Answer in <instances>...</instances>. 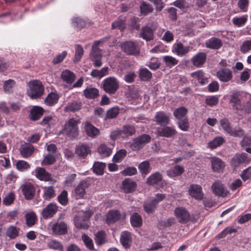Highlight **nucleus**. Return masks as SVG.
<instances>
[{
  "instance_id": "72a5a7b5",
  "label": "nucleus",
  "mask_w": 251,
  "mask_h": 251,
  "mask_svg": "<svg viewBox=\"0 0 251 251\" xmlns=\"http://www.w3.org/2000/svg\"><path fill=\"white\" fill-rule=\"evenodd\" d=\"M162 175L159 172L152 174L147 179V182L148 184L153 185L157 184L162 180Z\"/></svg>"
},
{
  "instance_id": "4d7b16f0",
  "label": "nucleus",
  "mask_w": 251,
  "mask_h": 251,
  "mask_svg": "<svg viewBox=\"0 0 251 251\" xmlns=\"http://www.w3.org/2000/svg\"><path fill=\"white\" fill-rule=\"evenodd\" d=\"M81 106V103L79 102L73 101L69 103L65 107L66 111L75 112L78 111Z\"/></svg>"
},
{
  "instance_id": "20e7f679",
  "label": "nucleus",
  "mask_w": 251,
  "mask_h": 251,
  "mask_svg": "<svg viewBox=\"0 0 251 251\" xmlns=\"http://www.w3.org/2000/svg\"><path fill=\"white\" fill-rule=\"evenodd\" d=\"M92 214L93 213L91 210L79 212L78 216L75 217L74 219L75 227L79 229L88 228V225L86 221L90 218Z\"/></svg>"
},
{
  "instance_id": "aec40b11",
  "label": "nucleus",
  "mask_w": 251,
  "mask_h": 251,
  "mask_svg": "<svg viewBox=\"0 0 251 251\" xmlns=\"http://www.w3.org/2000/svg\"><path fill=\"white\" fill-rule=\"evenodd\" d=\"M212 189L213 193L219 196L225 197L228 193L224 185L219 181L215 182L212 185Z\"/></svg>"
},
{
  "instance_id": "9d476101",
  "label": "nucleus",
  "mask_w": 251,
  "mask_h": 251,
  "mask_svg": "<svg viewBox=\"0 0 251 251\" xmlns=\"http://www.w3.org/2000/svg\"><path fill=\"white\" fill-rule=\"evenodd\" d=\"M157 25L154 23H149L146 26L143 27L140 36L147 41H150L153 39V31L156 29Z\"/></svg>"
},
{
  "instance_id": "423d86ee",
  "label": "nucleus",
  "mask_w": 251,
  "mask_h": 251,
  "mask_svg": "<svg viewBox=\"0 0 251 251\" xmlns=\"http://www.w3.org/2000/svg\"><path fill=\"white\" fill-rule=\"evenodd\" d=\"M78 121L72 118L66 124L64 131L66 134L70 138L76 137L78 134Z\"/></svg>"
},
{
  "instance_id": "cd10ccee",
  "label": "nucleus",
  "mask_w": 251,
  "mask_h": 251,
  "mask_svg": "<svg viewBox=\"0 0 251 251\" xmlns=\"http://www.w3.org/2000/svg\"><path fill=\"white\" fill-rule=\"evenodd\" d=\"M51 230L53 234L55 235L63 234V220L62 219L61 215H60L56 222L52 226Z\"/></svg>"
},
{
  "instance_id": "3c124183",
  "label": "nucleus",
  "mask_w": 251,
  "mask_h": 251,
  "mask_svg": "<svg viewBox=\"0 0 251 251\" xmlns=\"http://www.w3.org/2000/svg\"><path fill=\"white\" fill-rule=\"evenodd\" d=\"M75 78V75L73 72L69 70L64 71V81L71 84L74 81Z\"/></svg>"
},
{
  "instance_id": "4468645a",
  "label": "nucleus",
  "mask_w": 251,
  "mask_h": 251,
  "mask_svg": "<svg viewBox=\"0 0 251 251\" xmlns=\"http://www.w3.org/2000/svg\"><path fill=\"white\" fill-rule=\"evenodd\" d=\"M114 143H105L101 144L98 148V152L103 157L109 156L114 147Z\"/></svg>"
},
{
  "instance_id": "603ef678",
  "label": "nucleus",
  "mask_w": 251,
  "mask_h": 251,
  "mask_svg": "<svg viewBox=\"0 0 251 251\" xmlns=\"http://www.w3.org/2000/svg\"><path fill=\"white\" fill-rule=\"evenodd\" d=\"M248 20V15H245L240 17H234L232 19L233 24L238 27H241L245 25Z\"/></svg>"
},
{
  "instance_id": "c9c22d12",
  "label": "nucleus",
  "mask_w": 251,
  "mask_h": 251,
  "mask_svg": "<svg viewBox=\"0 0 251 251\" xmlns=\"http://www.w3.org/2000/svg\"><path fill=\"white\" fill-rule=\"evenodd\" d=\"M187 113V109L184 106H181L175 109L173 114L174 117L178 120L186 118Z\"/></svg>"
},
{
  "instance_id": "58836bf2",
  "label": "nucleus",
  "mask_w": 251,
  "mask_h": 251,
  "mask_svg": "<svg viewBox=\"0 0 251 251\" xmlns=\"http://www.w3.org/2000/svg\"><path fill=\"white\" fill-rule=\"evenodd\" d=\"M240 94L235 92L231 95L230 103L232 104L233 107L235 109H239L241 106V102L239 99Z\"/></svg>"
},
{
  "instance_id": "f704fd0d",
  "label": "nucleus",
  "mask_w": 251,
  "mask_h": 251,
  "mask_svg": "<svg viewBox=\"0 0 251 251\" xmlns=\"http://www.w3.org/2000/svg\"><path fill=\"white\" fill-rule=\"evenodd\" d=\"M184 172V168L179 165H176L167 171V174L171 177L180 176Z\"/></svg>"
},
{
  "instance_id": "f3484780",
  "label": "nucleus",
  "mask_w": 251,
  "mask_h": 251,
  "mask_svg": "<svg viewBox=\"0 0 251 251\" xmlns=\"http://www.w3.org/2000/svg\"><path fill=\"white\" fill-rule=\"evenodd\" d=\"M190 50L189 46H184L181 42L174 45L173 51L179 56H183L187 54Z\"/></svg>"
},
{
  "instance_id": "473e14b6",
  "label": "nucleus",
  "mask_w": 251,
  "mask_h": 251,
  "mask_svg": "<svg viewBox=\"0 0 251 251\" xmlns=\"http://www.w3.org/2000/svg\"><path fill=\"white\" fill-rule=\"evenodd\" d=\"M121 215L118 210H110L106 215V221L108 224L113 223L118 221Z\"/></svg>"
},
{
  "instance_id": "9b49d317",
  "label": "nucleus",
  "mask_w": 251,
  "mask_h": 251,
  "mask_svg": "<svg viewBox=\"0 0 251 251\" xmlns=\"http://www.w3.org/2000/svg\"><path fill=\"white\" fill-rule=\"evenodd\" d=\"M189 195L197 200H201L203 197V193L201 186L193 184L188 188Z\"/></svg>"
},
{
  "instance_id": "680f3d73",
  "label": "nucleus",
  "mask_w": 251,
  "mask_h": 251,
  "mask_svg": "<svg viewBox=\"0 0 251 251\" xmlns=\"http://www.w3.org/2000/svg\"><path fill=\"white\" fill-rule=\"evenodd\" d=\"M30 167L29 164L24 160H18L16 163V168L20 171H25Z\"/></svg>"
},
{
  "instance_id": "0e129e2a",
  "label": "nucleus",
  "mask_w": 251,
  "mask_h": 251,
  "mask_svg": "<svg viewBox=\"0 0 251 251\" xmlns=\"http://www.w3.org/2000/svg\"><path fill=\"white\" fill-rule=\"evenodd\" d=\"M155 201L146 202L144 204L145 211L148 213H152L156 207Z\"/></svg>"
},
{
  "instance_id": "c85d7f7f",
  "label": "nucleus",
  "mask_w": 251,
  "mask_h": 251,
  "mask_svg": "<svg viewBox=\"0 0 251 251\" xmlns=\"http://www.w3.org/2000/svg\"><path fill=\"white\" fill-rule=\"evenodd\" d=\"M206 45L207 48L213 49H218L222 46L221 40L216 37H212L207 40L206 42Z\"/></svg>"
},
{
  "instance_id": "7c9ffc66",
  "label": "nucleus",
  "mask_w": 251,
  "mask_h": 251,
  "mask_svg": "<svg viewBox=\"0 0 251 251\" xmlns=\"http://www.w3.org/2000/svg\"><path fill=\"white\" fill-rule=\"evenodd\" d=\"M131 240V235L127 231H124L122 233L120 237V242L125 248L130 247Z\"/></svg>"
},
{
  "instance_id": "a19ab883",
  "label": "nucleus",
  "mask_w": 251,
  "mask_h": 251,
  "mask_svg": "<svg viewBox=\"0 0 251 251\" xmlns=\"http://www.w3.org/2000/svg\"><path fill=\"white\" fill-rule=\"evenodd\" d=\"M191 75L194 78L197 79L199 83L201 84H204L207 82V78L204 77L203 72L201 70L193 72Z\"/></svg>"
},
{
  "instance_id": "5701e85b",
  "label": "nucleus",
  "mask_w": 251,
  "mask_h": 251,
  "mask_svg": "<svg viewBox=\"0 0 251 251\" xmlns=\"http://www.w3.org/2000/svg\"><path fill=\"white\" fill-rule=\"evenodd\" d=\"M44 110L42 108L35 106L31 110L29 114L30 119L32 121H37L43 115Z\"/></svg>"
},
{
  "instance_id": "ea45409f",
  "label": "nucleus",
  "mask_w": 251,
  "mask_h": 251,
  "mask_svg": "<svg viewBox=\"0 0 251 251\" xmlns=\"http://www.w3.org/2000/svg\"><path fill=\"white\" fill-rule=\"evenodd\" d=\"M26 225L28 227H31L35 225L37 221V217L34 212L27 213L25 215Z\"/></svg>"
},
{
  "instance_id": "7ed1b4c3",
  "label": "nucleus",
  "mask_w": 251,
  "mask_h": 251,
  "mask_svg": "<svg viewBox=\"0 0 251 251\" xmlns=\"http://www.w3.org/2000/svg\"><path fill=\"white\" fill-rule=\"evenodd\" d=\"M104 39L96 41L92 46V50L90 53V57L96 67H100L102 65V50L99 48L104 43Z\"/></svg>"
},
{
  "instance_id": "dca6fc26",
  "label": "nucleus",
  "mask_w": 251,
  "mask_h": 251,
  "mask_svg": "<svg viewBox=\"0 0 251 251\" xmlns=\"http://www.w3.org/2000/svg\"><path fill=\"white\" fill-rule=\"evenodd\" d=\"M154 118L155 121L160 126H165L169 124V116L163 111L157 112L155 114Z\"/></svg>"
},
{
  "instance_id": "49530a36",
  "label": "nucleus",
  "mask_w": 251,
  "mask_h": 251,
  "mask_svg": "<svg viewBox=\"0 0 251 251\" xmlns=\"http://www.w3.org/2000/svg\"><path fill=\"white\" fill-rule=\"evenodd\" d=\"M108 67L102 68L100 70L97 69L93 70L91 73V75L93 77H102L108 74Z\"/></svg>"
},
{
  "instance_id": "e433bc0d",
  "label": "nucleus",
  "mask_w": 251,
  "mask_h": 251,
  "mask_svg": "<svg viewBox=\"0 0 251 251\" xmlns=\"http://www.w3.org/2000/svg\"><path fill=\"white\" fill-rule=\"evenodd\" d=\"M87 187V183L81 181L75 190L76 199L82 198L85 194V189Z\"/></svg>"
},
{
  "instance_id": "f03ea898",
  "label": "nucleus",
  "mask_w": 251,
  "mask_h": 251,
  "mask_svg": "<svg viewBox=\"0 0 251 251\" xmlns=\"http://www.w3.org/2000/svg\"><path fill=\"white\" fill-rule=\"evenodd\" d=\"M151 139V138L150 135L143 134L127 142L126 144V146L133 151H138L142 149L147 144L150 143Z\"/></svg>"
},
{
  "instance_id": "2eb2a0df",
  "label": "nucleus",
  "mask_w": 251,
  "mask_h": 251,
  "mask_svg": "<svg viewBox=\"0 0 251 251\" xmlns=\"http://www.w3.org/2000/svg\"><path fill=\"white\" fill-rule=\"evenodd\" d=\"M35 176L40 180L51 181V175L42 167H37L35 170Z\"/></svg>"
},
{
  "instance_id": "052dcab7",
  "label": "nucleus",
  "mask_w": 251,
  "mask_h": 251,
  "mask_svg": "<svg viewBox=\"0 0 251 251\" xmlns=\"http://www.w3.org/2000/svg\"><path fill=\"white\" fill-rule=\"evenodd\" d=\"M220 124L224 131L227 134H229L232 129V127L231 126L228 120L227 119L224 118L221 120Z\"/></svg>"
},
{
  "instance_id": "c03bdc74",
  "label": "nucleus",
  "mask_w": 251,
  "mask_h": 251,
  "mask_svg": "<svg viewBox=\"0 0 251 251\" xmlns=\"http://www.w3.org/2000/svg\"><path fill=\"white\" fill-rule=\"evenodd\" d=\"M106 167V164L102 162H95L93 166V172L99 175L103 174L104 170Z\"/></svg>"
},
{
  "instance_id": "79ce46f5",
  "label": "nucleus",
  "mask_w": 251,
  "mask_h": 251,
  "mask_svg": "<svg viewBox=\"0 0 251 251\" xmlns=\"http://www.w3.org/2000/svg\"><path fill=\"white\" fill-rule=\"evenodd\" d=\"M19 229L16 227L11 226L8 227L6 235L11 239H15L19 236Z\"/></svg>"
},
{
  "instance_id": "a878e982",
  "label": "nucleus",
  "mask_w": 251,
  "mask_h": 251,
  "mask_svg": "<svg viewBox=\"0 0 251 251\" xmlns=\"http://www.w3.org/2000/svg\"><path fill=\"white\" fill-rule=\"evenodd\" d=\"M205 59V54L203 52H200L192 58L191 61L194 66L199 67L204 63Z\"/></svg>"
},
{
  "instance_id": "6e6552de",
  "label": "nucleus",
  "mask_w": 251,
  "mask_h": 251,
  "mask_svg": "<svg viewBox=\"0 0 251 251\" xmlns=\"http://www.w3.org/2000/svg\"><path fill=\"white\" fill-rule=\"evenodd\" d=\"M121 47L122 50L128 55H136L140 52V48L137 44L132 41H126L122 43Z\"/></svg>"
},
{
  "instance_id": "8fccbe9b",
  "label": "nucleus",
  "mask_w": 251,
  "mask_h": 251,
  "mask_svg": "<svg viewBox=\"0 0 251 251\" xmlns=\"http://www.w3.org/2000/svg\"><path fill=\"white\" fill-rule=\"evenodd\" d=\"M96 243L97 245H101L106 242V235L103 231L98 232L95 235V238Z\"/></svg>"
},
{
  "instance_id": "f257e3e1",
  "label": "nucleus",
  "mask_w": 251,
  "mask_h": 251,
  "mask_svg": "<svg viewBox=\"0 0 251 251\" xmlns=\"http://www.w3.org/2000/svg\"><path fill=\"white\" fill-rule=\"evenodd\" d=\"M27 85L29 88L27 90V93L32 99H39L44 94V87L40 80H31L28 83Z\"/></svg>"
},
{
  "instance_id": "e2e57ef3",
  "label": "nucleus",
  "mask_w": 251,
  "mask_h": 251,
  "mask_svg": "<svg viewBox=\"0 0 251 251\" xmlns=\"http://www.w3.org/2000/svg\"><path fill=\"white\" fill-rule=\"evenodd\" d=\"M112 28H118L120 30H123L126 27L125 20L119 19L114 22L112 24Z\"/></svg>"
},
{
  "instance_id": "5fc2aeb1",
  "label": "nucleus",
  "mask_w": 251,
  "mask_h": 251,
  "mask_svg": "<svg viewBox=\"0 0 251 251\" xmlns=\"http://www.w3.org/2000/svg\"><path fill=\"white\" fill-rule=\"evenodd\" d=\"M163 61L166 66L170 68L177 65L178 63V61L175 57L168 55L163 57Z\"/></svg>"
},
{
  "instance_id": "864d4df0",
  "label": "nucleus",
  "mask_w": 251,
  "mask_h": 251,
  "mask_svg": "<svg viewBox=\"0 0 251 251\" xmlns=\"http://www.w3.org/2000/svg\"><path fill=\"white\" fill-rule=\"evenodd\" d=\"M141 14L147 15L149 13L152 12L153 8L150 4L146 2L143 1L140 6Z\"/></svg>"
},
{
  "instance_id": "4c0bfd02",
  "label": "nucleus",
  "mask_w": 251,
  "mask_h": 251,
  "mask_svg": "<svg viewBox=\"0 0 251 251\" xmlns=\"http://www.w3.org/2000/svg\"><path fill=\"white\" fill-rule=\"evenodd\" d=\"M59 98L57 94L51 92L48 94L45 100V102L48 105L52 106L57 102Z\"/></svg>"
},
{
  "instance_id": "ddd939ff",
  "label": "nucleus",
  "mask_w": 251,
  "mask_h": 251,
  "mask_svg": "<svg viewBox=\"0 0 251 251\" xmlns=\"http://www.w3.org/2000/svg\"><path fill=\"white\" fill-rule=\"evenodd\" d=\"M21 189L25 198L27 200H32L35 195V189L34 186L31 183H26L23 184Z\"/></svg>"
},
{
  "instance_id": "a211bd4d",
  "label": "nucleus",
  "mask_w": 251,
  "mask_h": 251,
  "mask_svg": "<svg viewBox=\"0 0 251 251\" xmlns=\"http://www.w3.org/2000/svg\"><path fill=\"white\" fill-rule=\"evenodd\" d=\"M176 133V129L171 126H165L162 128H159L157 130V134L159 136L170 138Z\"/></svg>"
},
{
  "instance_id": "4be33fe9",
  "label": "nucleus",
  "mask_w": 251,
  "mask_h": 251,
  "mask_svg": "<svg viewBox=\"0 0 251 251\" xmlns=\"http://www.w3.org/2000/svg\"><path fill=\"white\" fill-rule=\"evenodd\" d=\"M121 130V137L123 139H126L129 136L135 134L136 129L133 126L126 125L123 126Z\"/></svg>"
},
{
  "instance_id": "1a4fd4ad",
  "label": "nucleus",
  "mask_w": 251,
  "mask_h": 251,
  "mask_svg": "<svg viewBox=\"0 0 251 251\" xmlns=\"http://www.w3.org/2000/svg\"><path fill=\"white\" fill-rule=\"evenodd\" d=\"M58 207L56 204L50 202L43 208L41 215L44 219L52 218L57 212Z\"/></svg>"
},
{
  "instance_id": "6e6d98bb",
  "label": "nucleus",
  "mask_w": 251,
  "mask_h": 251,
  "mask_svg": "<svg viewBox=\"0 0 251 251\" xmlns=\"http://www.w3.org/2000/svg\"><path fill=\"white\" fill-rule=\"evenodd\" d=\"M75 55L74 61L75 63L79 62L82 58L84 50L83 48L79 45H76L75 47Z\"/></svg>"
},
{
  "instance_id": "de8ad7c7",
  "label": "nucleus",
  "mask_w": 251,
  "mask_h": 251,
  "mask_svg": "<svg viewBox=\"0 0 251 251\" xmlns=\"http://www.w3.org/2000/svg\"><path fill=\"white\" fill-rule=\"evenodd\" d=\"M138 169L142 175H146L151 171L150 164L149 162L148 161L142 162L138 166Z\"/></svg>"
},
{
  "instance_id": "bb28decb",
  "label": "nucleus",
  "mask_w": 251,
  "mask_h": 251,
  "mask_svg": "<svg viewBox=\"0 0 251 251\" xmlns=\"http://www.w3.org/2000/svg\"><path fill=\"white\" fill-rule=\"evenodd\" d=\"M84 130L86 134L91 137H95L100 133L99 130L89 123H86Z\"/></svg>"
},
{
  "instance_id": "69168bd1",
  "label": "nucleus",
  "mask_w": 251,
  "mask_h": 251,
  "mask_svg": "<svg viewBox=\"0 0 251 251\" xmlns=\"http://www.w3.org/2000/svg\"><path fill=\"white\" fill-rule=\"evenodd\" d=\"M139 75L142 80L147 81L151 78L152 74L147 69L144 68L140 70Z\"/></svg>"
},
{
  "instance_id": "c756f323",
  "label": "nucleus",
  "mask_w": 251,
  "mask_h": 251,
  "mask_svg": "<svg viewBox=\"0 0 251 251\" xmlns=\"http://www.w3.org/2000/svg\"><path fill=\"white\" fill-rule=\"evenodd\" d=\"M249 161L246 153H241L235 155L231 160V164L234 166L239 164L246 162Z\"/></svg>"
},
{
  "instance_id": "37998d69",
  "label": "nucleus",
  "mask_w": 251,
  "mask_h": 251,
  "mask_svg": "<svg viewBox=\"0 0 251 251\" xmlns=\"http://www.w3.org/2000/svg\"><path fill=\"white\" fill-rule=\"evenodd\" d=\"M55 196V191L53 186L45 187L44 188L43 198L45 200H49Z\"/></svg>"
},
{
  "instance_id": "393cba45",
  "label": "nucleus",
  "mask_w": 251,
  "mask_h": 251,
  "mask_svg": "<svg viewBox=\"0 0 251 251\" xmlns=\"http://www.w3.org/2000/svg\"><path fill=\"white\" fill-rule=\"evenodd\" d=\"M91 152L90 147L84 144L77 146L75 149V152L79 156L85 157Z\"/></svg>"
},
{
  "instance_id": "f8f14e48",
  "label": "nucleus",
  "mask_w": 251,
  "mask_h": 251,
  "mask_svg": "<svg viewBox=\"0 0 251 251\" xmlns=\"http://www.w3.org/2000/svg\"><path fill=\"white\" fill-rule=\"evenodd\" d=\"M217 76L221 81L227 82L232 79L233 75L229 69L224 68L217 71Z\"/></svg>"
},
{
  "instance_id": "2f4dec72",
  "label": "nucleus",
  "mask_w": 251,
  "mask_h": 251,
  "mask_svg": "<svg viewBox=\"0 0 251 251\" xmlns=\"http://www.w3.org/2000/svg\"><path fill=\"white\" fill-rule=\"evenodd\" d=\"M83 94L85 98L89 99H95L99 95V90L93 87H87L83 91Z\"/></svg>"
},
{
  "instance_id": "39448f33",
  "label": "nucleus",
  "mask_w": 251,
  "mask_h": 251,
  "mask_svg": "<svg viewBox=\"0 0 251 251\" xmlns=\"http://www.w3.org/2000/svg\"><path fill=\"white\" fill-rule=\"evenodd\" d=\"M102 86L106 93L109 94H113L119 88V82L114 77H109L103 80Z\"/></svg>"
},
{
  "instance_id": "0eeeda50",
  "label": "nucleus",
  "mask_w": 251,
  "mask_h": 251,
  "mask_svg": "<svg viewBox=\"0 0 251 251\" xmlns=\"http://www.w3.org/2000/svg\"><path fill=\"white\" fill-rule=\"evenodd\" d=\"M174 215L180 224H186L188 222L191 218L190 213L184 207L180 206L174 210Z\"/></svg>"
},
{
  "instance_id": "6ab92c4d",
  "label": "nucleus",
  "mask_w": 251,
  "mask_h": 251,
  "mask_svg": "<svg viewBox=\"0 0 251 251\" xmlns=\"http://www.w3.org/2000/svg\"><path fill=\"white\" fill-rule=\"evenodd\" d=\"M34 151V147L29 143H25L22 145L20 148V153L24 158H28L30 157L32 155Z\"/></svg>"
},
{
  "instance_id": "13d9d810",
  "label": "nucleus",
  "mask_w": 251,
  "mask_h": 251,
  "mask_svg": "<svg viewBox=\"0 0 251 251\" xmlns=\"http://www.w3.org/2000/svg\"><path fill=\"white\" fill-rule=\"evenodd\" d=\"M127 151L125 149H121L118 151L113 156V160L115 162H120L125 157Z\"/></svg>"
},
{
  "instance_id": "774afa93",
  "label": "nucleus",
  "mask_w": 251,
  "mask_h": 251,
  "mask_svg": "<svg viewBox=\"0 0 251 251\" xmlns=\"http://www.w3.org/2000/svg\"><path fill=\"white\" fill-rule=\"evenodd\" d=\"M72 22L73 25L78 29H81L86 25L85 22L78 17L73 18Z\"/></svg>"
},
{
  "instance_id": "338daca9",
  "label": "nucleus",
  "mask_w": 251,
  "mask_h": 251,
  "mask_svg": "<svg viewBox=\"0 0 251 251\" xmlns=\"http://www.w3.org/2000/svg\"><path fill=\"white\" fill-rule=\"evenodd\" d=\"M205 102L208 106L213 107L219 102L218 97L217 96L207 97L205 100Z\"/></svg>"
},
{
  "instance_id": "a18cd8bd",
  "label": "nucleus",
  "mask_w": 251,
  "mask_h": 251,
  "mask_svg": "<svg viewBox=\"0 0 251 251\" xmlns=\"http://www.w3.org/2000/svg\"><path fill=\"white\" fill-rule=\"evenodd\" d=\"M225 141L224 138L222 137H216L212 141L209 142L208 147L211 149H215L222 145Z\"/></svg>"
},
{
  "instance_id": "b1692460",
  "label": "nucleus",
  "mask_w": 251,
  "mask_h": 251,
  "mask_svg": "<svg viewBox=\"0 0 251 251\" xmlns=\"http://www.w3.org/2000/svg\"><path fill=\"white\" fill-rule=\"evenodd\" d=\"M122 187L125 192L130 193L135 190L136 183L131 179L127 178L123 181Z\"/></svg>"
},
{
  "instance_id": "bf43d9fd",
  "label": "nucleus",
  "mask_w": 251,
  "mask_h": 251,
  "mask_svg": "<svg viewBox=\"0 0 251 251\" xmlns=\"http://www.w3.org/2000/svg\"><path fill=\"white\" fill-rule=\"evenodd\" d=\"M56 161L55 156L50 154L45 155L41 162V164L43 166L50 165L55 163Z\"/></svg>"
},
{
  "instance_id": "412c9836",
  "label": "nucleus",
  "mask_w": 251,
  "mask_h": 251,
  "mask_svg": "<svg viewBox=\"0 0 251 251\" xmlns=\"http://www.w3.org/2000/svg\"><path fill=\"white\" fill-rule=\"evenodd\" d=\"M212 169L214 172H220L225 167L224 162L220 158L216 157L211 159Z\"/></svg>"
},
{
  "instance_id": "09e8293b",
  "label": "nucleus",
  "mask_w": 251,
  "mask_h": 251,
  "mask_svg": "<svg viewBox=\"0 0 251 251\" xmlns=\"http://www.w3.org/2000/svg\"><path fill=\"white\" fill-rule=\"evenodd\" d=\"M130 223L134 227L140 226L142 224L141 216L137 213H133L130 218Z\"/></svg>"
}]
</instances>
